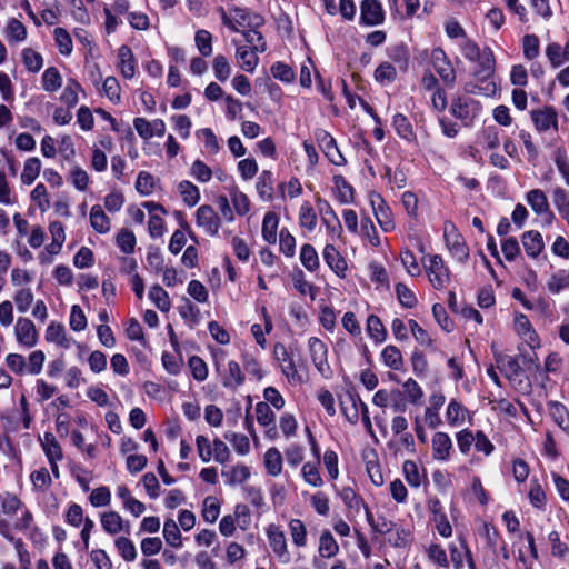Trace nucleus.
<instances>
[{
	"label": "nucleus",
	"mask_w": 569,
	"mask_h": 569,
	"mask_svg": "<svg viewBox=\"0 0 569 569\" xmlns=\"http://www.w3.org/2000/svg\"><path fill=\"white\" fill-rule=\"evenodd\" d=\"M555 163L566 184H569V159L565 149L558 148L556 150Z\"/></svg>",
	"instance_id": "nucleus-64"
},
{
	"label": "nucleus",
	"mask_w": 569,
	"mask_h": 569,
	"mask_svg": "<svg viewBox=\"0 0 569 569\" xmlns=\"http://www.w3.org/2000/svg\"><path fill=\"white\" fill-rule=\"evenodd\" d=\"M224 438L232 443L234 450L243 456L250 450V442L247 436L228 431L224 433Z\"/></svg>",
	"instance_id": "nucleus-59"
},
{
	"label": "nucleus",
	"mask_w": 569,
	"mask_h": 569,
	"mask_svg": "<svg viewBox=\"0 0 569 569\" xmlns=\"http://www.w3.org/2000/svg\"><path fill=\"white\" fill-rule=\"evenodd\" d=\"M117 244L123 253H132L136 246V236L128 229H122L117 236Z\"/></svg>",
	"instance_id": "nucleus-62"
},
{
	"label": "nucleus",
	"mask_w": 569,
	"mask_h": 569,
	"mask_svg": "<svg viewBox=\"0 0 569 569\" xmlns=\"http://www.w3.org/2000/svg\"><path fill=\"white\" fill-rule=\"evenodd\" d=\"M301 472H302L303 480L308 485H310L312 487H321L323 485V480L320 476L318 466L316 463L306 462L302 466Z\"/></svg>",
	"instance_id": "nucleus-57"
},
{
	"label": "nucleus",
	"mask_w": 569,
	"mask_h": 569,
	"mask_svg": "<svg viewBox=\"0 0 569 569\" xmlns=\"http://www.w3.org/2000/svg\"><path fill=\"white\" fill-rule=\"evenodd\" d=\"M381 358L385 365L393 370H399L402 367L403 359L399 348L395 346H387L381 352Z\"/></svg>",
	"instance_id": "nucleus-41"
},
{
	"label": "nucleus",
	"mask_w": 569,
	"mask_h": 569,
	"mask_svg": "<svg viewBox=\"0 0 569 569\" xmlns=\"http://www.w3.org/2000/svg\"><path fill=\"white\" fill-rule=\"evenodd\" d=\"M289 529L292 542L297 547H305L307 543V529L305 523L300 519H292L289 522Z\"/></svg>",
	"instance_id": "nucleus-48"
},
{
	"label": "nucleus",
	"mask_w": 569,
	"mask_h": 569,
	"mask_svg": "<svg viewBox=\"0 0 569 569\" xmlns=\"http://www.w3.org/2000/svg\"><path fill=\"white\" fill-rule=\"evenodd\" d=\"M432 287L437 290L445 288L449 282L450 272L439 254H426L421 259Z\"/></svg>",
	"instance_id": "nucleus-1"
},
{
	"label": "nucleus",
	"mask_w": 569,
	"mask_h": 569,
	"mask_svg": "<svg viewBox=\"0 0 569 569\" xmlns=\"http://www.w3.org/2000/svg\"><path fill=\"white\" fill-rule=\"evenodd\" d=\"M273 356L280 363L281 371L287 377V379L289 381L296 380L298 377V371L293 361L292 348L287 349L283 343L278 342L273 347Z\"/></svg>",
	"instance_id": "nucleus-10"
},
{
	"label": "nucleus",
	"mask_w": 569,
	"mask_h": 569,
	"mask_svg": "<svg viewBox=\"0 0 569 569\" xmlns=\"http://www.w3.org/2000/svg\"><path fill=\"white\" fill-rule=\"evenodd\" d=\"M311 360L320 373H325L329 369L327 361V346L317 337H312L308 341Z\"/></svg>",
	"instance_id": "nucleus-13"
},
{
	"label": "nucleus",
	"mask_w": 569,
	"mask_h": 569,
	"mask_svg": "<svg viewBox=\"0 0 569 569\" xmlns=\"http://www.w3.org/2000/svg\"><path fill=\"white\" fill-rule=\"evenodd\" d=\"M300 261L302 266L310 272H313L319 268V257L313 246L305 243L301 247Z\"/></svg>",
	"instance_id": "nucleus-37"
},
{
	"label": "nucleus",
	"mask_w": 569,
	"mask_h": 569,
	"mask_svg": "<svg viewBox=\"0 0 569 569\" xmlns=\"http://www.w3.org/2000/svg\"><path fill=\"white\" fill-rule=\"evenodd\" d=\"M467 410L461 403L456 400H451L447 408V420L450 425H458L465 421Z\"/></svg>",
	"instance_id": "nucleus-60"
},
{
	"label": "nucleus",
	"mask_w": 569,
	"mask_h": 569,
	"mask_svg": "<svg viewBox=\"0 0 569 569\" xmlns=\"http://www.w3.org/2000/svg\"><path fill=\"white\" fill-rule=\"evenodd\" d=\"M367 332L376 342H383L387 338V331L380 318L370 315L367 319Z\"/></svg>",
	"instance_id": "nucleus-35"
},
{
	"label": "nucleus",
	"mask_w": 569,
	"mask_h": 569,
	"mask_svg": "<svg viewBox=\"0 0 569 569\" xmlns=\"http://www.w3.org/2000/svg\"><path fill=\"white\" fill-rule=\"evenodd\" d=\"M256 416H257V421L259 425H261L263 427H269V426L273 425L271 430L276 431V428H274L276 416L267 402H258L257 403Z\"/></svg>",
	"instance_id": "nucleus-50"
},
{
	"label": "nucleus",
	"mask_w": 569,
	"mask_h": 569,
	"mask_svg": "<svg viewBox=\"0 0 569 569\" xmlns=\"http://www.w3.org/2000/svg\"><path fill=\"white\" fill-rule=\"evenodd\" d=\"M101 525L104 531L110 535H117L120 531L129 533L130 531L129 523L124 526L122 517L116 511L104 512L101 516Z\"/></svg>",
	"instance_id": "nucleus-21"
},
{
	"label": "nucleus",
	"mask_w": 569,
	"mask_h": 569,
	"mask_svg": "<svg viewBox=\"0 0 569 569\" xmlns=\"http://www.w3.org/2000/svg\"><path fill=\"white\" fill-rule=\"evenodd\" d=\"M530 116L537 131L545 132L550 129L558 131V113L555 108L546 106L531 110Z\"/></svg>",
	"instance_id": "nucleus-7"
},
{
	"label": "nucleus",
	"mask_w": 569,
	"mask_h": 569,
	"mask_svg": "<svg viewBox=\"0 0 569 569\" xmlns=\"http://www.w3.org/2000/svg\"><path fill=\"white\" fill-rule=\"evenodd\" d=\"M22 60H23L26 68L30 72H38L41 70V68L43 66L42 56L31 48L23 49Z\"/></svg>",
	"instance_id": "nucleus-49"
},
{
	"label": "nucleus",
	"mask_w": 569,
	"mask_h": 569,
	"mask_svg": "<svg viewBox=\"0 0 569 569\" xmlns=\"http://www.w3.org/2000/svg\"><path fill=\"white\" fill-rule=\"evenodd\" d=\"M231 202L236 212L239 216H244L250 210V201L249 198L237 188H232L230 191Z\"/></svg>",
	"instance_id": "nucleus-56"
},
{
	"label": "nucleus",
	"mask_w": 569,
	"mask_h": 569,
	"mask_svg": "<svg viewBox=\"0 0 569 569\" xmlns=\"http://www.w3.org/2000/svg\"><path fill=\"white\" fill-rule=\"evenodd\" d=\"M339 496L346 507L350 510H355L356 512H359L360 508L365 506L362 498L358 496L351 487H343L339 491Z\"/></svg>",
	"instance_id": "nucleus-45"
},
{
	"label": "nucleus",
	"mask_w": 569,
	"mask_h": 569,
	"mask_svg": "<svg viewBox=\"0 0 569 569\" xmlns=\"http://www.w3.org/2000/svg\"><path fill=\"white\" fill-rule=\"evenodd\" d=\"M42 88L47 92H54L62 86V77L56 67H49L42 73Z\"/></svg>",
	"instance_id": "nucleus-30"
},
{
	"label": "nucleus",
	"mask_w": 569,
	"mask_h": 569,
	"mask_svg": "<svg viewBox=\"0 0 569 569\" xmlns=\"http://www.w3.org/2000/svg\"><path fill=\"white\" fill-rule=\"evenodd\" d=\"M41 170V161L37 157L27 159L21 173V181L24 184H31L38 178Z\"/></svg>",
	"instance_id": "nucleus-38"
},
{
	"label": "nucleus",
	"mask_w": 569,
	"mask_h": 569,
	"mask_svg": "<svg viewBox=\"0 0 569 569\" xmlns=\"http://www.w3.org/2000/svg\"><path fill=\"white\" fill-rule=\"evenodd\" d=\"M194 42L201 56L209 57L212 54V36L208 30H198L194 36Z\"/></svg>",
	"instance_id": "nucleus-46"
},
{
	"label": "nucleus",
	"mask_w": 569,
	"mask_h": 569,
	"mask_svg": "<svg viewBox=\"0 0 569 569\" xmlns=\"http://www.w3.org/2000/svg\"><path fill=\"white\" fill-rule=\"evenodd\" d=\"M258 51L252 49H247L246 47H238L236 57L240 63V67L248 71L253 72L256 67L258 66L259 58L257 56Z\"/></svg>",
	"instance_id": "nucleus-29"
},
{
	"label": "nucleus",
	"mask_w": 569,
	"mask_h": 569,
	"mask_svg": "<svg viewBox=\"0 0 569 569\" xmlns=\"http://www.w3.org/2000/svg\"><path fill=\"white\" fill-rule=\"evenodd\" d=\"M80 90L81 86L74 79H70L60 96L61 102L69 109L76 107L79 101L78 93Z\"/></svg>",
	"instance_id": "nucleus-39"
},
{
	"label": "nucleus",
	"mask_w": 569,
	"mask_h": 569,
	"mask_svg": "<svg viewBox=\"0 0 569 569\" xmlns=\"http://www.w3.org/2000/svg\"><path fill=\"white\" fill-rule=\"evenodd\" d=\"M567 287H569V269L557 272L548 281V289L552 293H559Z\"/></svg>",
	"instance_id": "nucleus-63"
},
{
	"label": "nucleus",
	"mask_w": 569,
	"mask_h": 569,
	"mask_svg": "<svg viewBox=\"0 0 569 569\" xmlns=\"http://www.w3.org/2000/svg\"><path fill=\"white\" fill-rule=\"evenodd\" d=\"M432 458L437 461H448L453 449L452 440L448 433L438 431L432 436Z\"/></svg>",
	"instance_id": "nucleus-12"
},
{
	"label": "nucleus",
	"mask_w": 569,
	"mask_h": 569,
	"mask_svg": "<svg viewBox=\"0 0 569 569\" xmlns=\"http://www.w3.org/2000/svg\"><path fill=\"white\" fill-rule=\"evenodd\" d=\"M299 224L308 231H313L317 226V214L310 203L305 202L299 211Z\"/></svg>",
	"instance_id": "nucleus-43"
},
{
	"label": "nucleus",
	"mask_w": 569,
	"mask_h": 569,
	"mask_svg": "<svg viewBox=\"0 0 569 569\" xmlns=\"http://www.w3.org/2000/svg\"><path fill=\"white\" fill-rule=\"evenodd\" d=\"M53 33L60 53L69 56L72 52V39L69 32L64 28L58 27Z\"/></svg>",
	"instance_id": "nucleus-52"
},
{
	"label": "nucleus",
	"mask_w": 569,
	"mask_h": 569,
	"mask_svg": "<svg viewBox=\"0 0 569 569\" xmlns=\"http://www.w3.org/2000/svg\"><path fill=\"white\" fill-rule=\"evenodd\" d=\"M267 537L272 551L278 556L280 561L288 563L290 561V553L283 531L280 530L278 526L270 525L267 528Z\"/></svg>",
	"instance_id": "nucleus-9"
},
{
	"label": "nucleus",
	"mask_w": 569,
	"mask_h": 569,
	"mask_svg": "<svg viewBox=\"0 0 569 569\" xmlns=\"http://www.w3.org/2000/svg\"><path fill=\"white\" fill-rule=\"evenodd\" d=\"M212 68H213L214 77L219 81L224 82L229 79V77L231 74V66L224 56H222V54L216 56V58L213 59Z\"/></svg>",
	"instance_id": "nucleus-55"
},
{
	"label": "nucleus",
	"mask_w": 569,
	"mask_h": 569,
	"mask_svg": "<svg viewBox=\"0 0 569 569\" xmlns=\"http://www.w3.org/2000/svg\"><path fill=\"white\" fill-rule=\"evenodd\" d=\"M396 293L402 307L408 309L416 307L418 302L417 297L405 283L399 282L396 284Z\"/></svg>",
	"instance_id": "nucleus-54"
},
{
	"label": "nucleus",
	"mask_w": 569,
	"mask_h": 569,
	"mask_svg": "<svg viewBox=\"0 0 569 569\" xmlns=\"http://www.w3.org/2000/svg\"><path fill=\"white\" fill-rule=\"evenodd\" d=\"M46 340L48 342H54L64 349L71 346V340L67 338L63 325L57 322H51L47 327Z\"/></svg>",
	"instance_id": "nucleus-24"
},
{
	"label": "nucleus",
	"mask_w": 569,
	"mask_h": 569,
	"mask_svg": "<svg viewBox=\"0 0 569 569\" xmlns=\"http://www.w3.org/2000/svg\"><path fill=\"white\" fill-rule=\"evenodd\" d=\"M264 466L270 476L277 477L282 470V456L277 448H270L264 453Z\"/></svg>",
	"instance_id": "nucleus-31"
},
{
	"label": "nucleus",
	"mask_w": 569,
	"mask_h": 569,
	"mask_svg": "<svg viewBox=\"0 0 569 569\" xmlns=\"http://www.w3.org/2000/svg\"><path fill=\"white\" fill-rule=\"evenodd\" d=\"M242 34L246 41L250 44V49L259 52H264L267 50V44L263 40L261 32L256 29L243 30Z\"/></svg>",
	"instance_id": "nucleus-61"
},
{
	"label": "nucleus",
	"mask_w": 569,
	"mask_h": 569,
	"mask_svg": "<svg viewBox=\"0 0 569 569\" xmlns=\"http://www.w3.org/2000/svg\"><path fill=\"white\" fill-rule=\"evenodd\" d=\"M392 126L400 138L407 141L416 140V133L412 126L405 114L396 113L393 116Z\"/></svg>",
	"instance_id": "nucleus-28"
},
{
	"label": "nucleus",
	"mask_w": 569,
	"mask_h": 569,
	"mask_svg": "<svg viewBox=\"0 0 569 569\" xmlns=\"http://www.w3.org/2000/svg\"><path fill=\"white\" fill-rule=\"evenodd\" d=\"M549 410L555 422L569 436V412L559 402H550Z\"/></svg>",
	"instance_id": "nucleus-33"
},
{
	"label": "nucleus",
	"mask_w": 569,
	"mask_h": 569,
	"mask_svg": "<svg viewBox=\"0 0 569 569\" xmlns=\"http://www.w3.org/2000/svg\"><path fill=\"white\" fill-rule=\"evenodd\" d=\"M149 298L156 305V307L161 311H168L170 309V299L168 292L160 287L159 284H154L149 290Z\"/></svg>",
	"instance_id": "nucleus-44"
},
{
	"label": "nucleus",
	"mask_w": 569,
	"mask_h": 569,
	"mask_svg": "<svg viewBox=\"0 0 569 569\" xmlns=\"http://www.w3.org/2000/svg\"><path fill=\"white\" fill-rule=\"evenodd\" d=\"M322 149H323L326 157L335 166H342L346 163V159L342 156V153L339 151L335 139L328 133H325V136L322 138Z\"/></svg>",
	"instance_id": "nucleus-27"
},
{
	"label": "nucleus",
	"mask_w": 569,
	"mask_h": 569,
	"mask_svg": "<svg viewBox=\"0 0 569 569\" xmlns=\"http://www.w3.org/2000/svg\"><path fill=\"white\" fill-rule=\"evenodd\" d=\"M163 537L168 545L179 548L182 545L181 533L173 519H167L163 525Z\"/></svg>",
	"instance_id": "nucleus-40"
},
{
	"label": "nucleus",
	"mask_w": 569,
	"mask_h": 569,
	"mask_svg": "<svg viewBox=\"0 0 569 569\" xmlns=\"http://www.w3.org/2000/svg\"><path fill=\"white\" fill-rule=\"evenodd\" d=\"M360 11V22L366 26H377L383 22L385 13L377 0H363Z\"/></svg>",
	"instance_id": "nucleus-11"
},
{
	"label": "nucleus",
	"mask_w": 569,
	"mask_h": 569,
	"mask_svg": "<svg viewBox=\"0 0 569 569\" xmlns=\"http://www.w3.org/2000/svg\"><path fill=\"white\" fill-rule=\"evenodd\" d=\"M358 402L361 398L356 392H348L345 400H341V410L347 420L351 423H357L359 418Z\"/></svg>",
	"instance_id": "nucleus-23"
},
{
	"label": "nucleus",
	"mask_w": 569,
	"mask_h": 569,
	"mask_svg": "<svg viewBox=\"0 0 569 569\" xmlns=\"http://www.w3.org/2000/svg\"><path fill=\"white\" fill-rule=\"evenodd\" d=\"M370 203L375 213V217L385 232L392 231L395 229V221L390 208L387 206L383 198L377 193H370Z\"/></svg>",
	"instance_id": "nucleus-5"
},
{
	"label": "nucleus",
	"mask_w": 569,
	"mask_h": 569,
	"mask_svg": "<svg viewBox=\"0 0 569 569\" xmlns=\"http://www.w3.org/2000/svg\"><path fill=\"white\" fill-rule=\"evenodd\" d=\"M475 62H477V68L473 71V74L481 82L491 81L490 78L495 72V57L492 51L489 48L482 50V54Z\"/></svg>",
	"instance_id": "nucleus-14"
},
{
	"label": "nucleus",
	"mask_w": 569,
	"mask_h": 569,
	"mask_svg": "<svg viewBox=\"0 0 569 569\" xmlns=\"http://www.w3.org/2000/svg\"><path fill=\"white\" fill-rule=\"evenodd\" d=\"M328 267L340 278H345L347 262L333 244H327L322 252Z\"/></svg>",
	"instance_id": "nucleus-16"
},
{
	"label": "nucleus",
	"mask_w": 569,
	"mask_h": 569,
	"mask_svg": "<svg viewBox=\"0 0 569 569\" xmlns=\"http://www.w3.org/2000/svg\"><path fill=\"white\" fill-rule=\"evenodd\" d=\"M196 221L198 227L202 228L209 236L218 234L220 218L211 206H200L196 212Z\"/></svg>",
	"instance_id": "nucleus-8"
},
{
	"label": "nucleus",
	"mask_w": 569,
	"mask_h": 569,
	"mask_svg": "<svg viewBox=\"0 0 569 569\" xmlns=\"http://www.w3.org/2000/svg\"><path fill=\"white\" fill-rule=\"evenodd\" d=\"M318 209L329 233L340 236L341 223L328 201L319 200Z\"/></svg>",
	"instance_id": "nucleus-17"
},
{
	"label": "nucleus",
	"mask_w": 569,
	"mask_h": 569,
	"mask_svg": "<svg viewBox=\"0 0 569 569\" xmlns=\"http://www.w3.org/2000/svg\"><path fill=\"white\" fill-rule=\"evenodd\" d=\"M114 545L126 561H133L137 558V549L129 538L119 537L116 539Z\"/></svg>",
	"instance_id": "nucleus-58"
},
{
	"label": "nucleus",
	"mask_w": 569,
	"mask_h": 569,
	"mask_svg": "<svg viewBox=\"0 0 569 569\" xmlns=\"http://www.w3.org/2000/svg\"><path fill=\"white\" fill-rule=\"evenodd\" d=\"M119 69L126 79H132L136 73V59L132 50L127 44L118 49Z\"/></svg>",
	"instance_id": "nucleus-19"
},
{
	"label": "nucleus",
	"mask_w": 569,
	"mask_h": 569,
	"mask_svg": "<svg viewBox=\"0 0 569 569\" xmlns=\"http://www.w3.org/2000/svg\"><path fill=\"white\" fill-rule=\"evenodd\" d=\"M445 240L450 253L459 261L466 262L469 257V249L462 236L451 222L445 223Z\"/></svg>",
	"instance_id": "nucleus-3"
},
{
	"label": "nucleus",
	"mask_w": 569,
	"mask_h": 569,
	"mask_svg": "<svg viewBox=\"0 0 569 569\" xmlns=\"http://www.w3.org/2000/svg\"><path fill=\"white\" fill-rule=\"evenodd\" d=\"M0 533L8 540H12L10 535L11 526L4 516L14 515L22 506V501L13 493L4 492L0 495Z\"/></svg>",
	"instance_id": "nucleus-2"
},
{
	"label": "nucleus",
	"mask_w": 569,
	"mask_h": 569,
	"mask_svg": "<svg viewBox=\"0 0 569 569\" xmlns=\"http://www.w3.org/2000/svg\"><path fill=\"white\" fill-rule=\"evenodd\" d=\"M521 242L526 253L536 259L545 248V242L540 232L530 230L526 231L521 237Z\"/></svg>",
	"instance_id": "nucleus-18"
},
{
	"label": "nucleus",
	"mask_w": 569,
	"mask_h": 569,
	"mask_svg": "<svg viewBox=\"0 0 569 569\" xmlns=\"http://www.w3.org/2000/svg\"><path fill=\"white\" fill-rule=\"evenodd\" d=\"M16 336L19 343L33 347L38 340L34 323L28 318H19L16 323Z\"/></svg>",
	"instance_id": "nucleus-15"
},
{
	"label": "nucleus",
	"mask_w": 569,
	"mask_h": 569,
	"mask_svg": "<svg viewBox=\"0 0 569 569\" xmlns=\"http://www.w3.org/2000/svg\"><path fill=\"white\" fill-rule=\"evenodd\" d=\"M496 361L500 371L510 381L515 380L522 372L518 360L513 357L499 355Z\"/></svg>",
	"instance_id": "nucleus-22"
},
{
	"label": "nucleus",
	"mask_w": 569,
	"mask_h": 569,
	"mask_svg": "<svg viewBox=\"0 0 569 569\" xmlns=\"http://www.w3.org/2000/svg\"><path fill=\"white\" fill-rule=\"evenodd\" d=\"M257 191L263 199H270L273 192V174L271 171H262L257 182Z\"/></svg>",
	"instance_id": "nucleus-51"
},
{
	"label": "nucleus",
	"mask_w": 569,
	"mask_h": 569,
	"mask_svg": "<svg viewBox=\"0 0 569 569\" xmlns=\"http://www.w3.org/2000/svg\"><path fill=\"white\" fill-rule=\"evenodd\" d=\"M526 200L537 214H549L552 218V211L549 208L546 193L540 189H532L526 194Z\"/></svg>",
	"instance_id": "nucleus-20"
},
{
	"label": "nucleus",
	"mask_w": 569,
	"mask_h": 569,
	"mask_svg": "<svg viewBox=\"0 0 569 569\" xmlns=\"http://www.w3.org/2000/svg\"><path fill=\"white\" fill-rule=\"evenodd\" d=\"M523 57L527 60H533L539 56L540 42L536 34H526L522 38Z\"/></svg>",
	"instance_id": "nucleus-53"
},
{
	"label": "nucleus",
	"mask_w": 569,
	"mask_h": 569,
	"mask_svg": "<svg viewBox=\"0 0 569 569\" xmlns=\"http://www.w3.org/2000/svg\"><path fill=\"white\" fill-rule=\"evenodd\" d=\"M183 202L188 207H194L200 200V191L197 186L190 181H181L178 186Z\"/></svg>",
	"instance_id": "nucleus-34"
},
{
	"label": "nucleus",
	"mask_w": 569,
	"mask_h": 569,
	"mask_svg": "<svg viewBox=\"0 0 569 569\" xmlns=\"http://www.w3.org/2000/svg\"><path fill=\"white\" fill-rule=\"evenodd\" d=\"M339 551V546L330 531L326 530L319 539V553L323 558H331Z\"/></svg>",
	"instance_id": "nucleus-36"
},
{
	"label": "nucleus",
	"mask_w": 569,
	"mask_h": 569,
	"mask_svg": "<svg viewBox=\"0 0 569 569\" xmlns=\"http://www.w3.org/2000/svg\"><path fill=\"white\" fill-rule=\"evenodd\" d=\"M244 381V375L237 361H229L228 363V377L223 381L226 388L236 389L241 386Z\"/></svg>",
	"instance_id": "nucleus-42"
},
{
	"label": "nucleus",
	"mask_w": 569,
	"mask_h": 569,
	"mask_svg": "<svg viewBox=\"0 0 569 569\" xmlns=\"http://www.w3.org/2000/svg\"><path fill=\"white\" fill-rule=\"evenodd\" d=\"M278 217L274 212H267L262 221V237L268 243H274L277 240Z\"/></svg>",
	"instance_id": "nucleus-32"
},
{
	"label": "nucleus",
	"mask_w": 569,
	"mask_h": 569,
	"mask_svg": "<svg viewBox=\"0 0 569 569\" xmlns=\"http://www.w3.org/2000/svg\"><path fill=\"white\" fill-rule=\"evenodd\" d=\"M431 61L435 70L442 81L447 86L452 87L456 81V71L445 51L440 48L433 49L431 53Z\"/></svg>",
	"instance_id": "nucleus-6"
},
{
	"label": "nucleus",
	"mask_w": 569,
	"mask_h": 569,
	"mask_svg": "<svg viewBox=\"0 0 569 569\" xmlns=\"http://www.w3.org/2000/svg\"><path fill=\"white\" fill-rule=\"evenodd\" d=\"M480 109L481 106L477 100L459 97L452 101L450 111L456 118L462 120L465 124H470L479 114Z\"/></svg>",
	"instance_id": "nucleus-4"
},
{
	"label": "nucleus",
	"mask_w": 569,
	"mask_h": 569,
	"mask_svg": "<svg viewBox=\"0 0 569 569\" xmlns=\"http://www.w3.org/2000/svg\"><path fill=\"white\" fill-rule=\"evenodd\" d=\"M42 449L48 461H60L63 457L61 446L51 432H46L41 440Z\"/></svg>",
	"instance_id": "nucleus-26"
},
{
	"label": "nucleus",
	"mask_w": 569,
	"mask_h": 569,
	"mask_svg": "<svg viewBox=\"0 0 569 569\" xmlns=\"http://www.w3.org/2000/svg\"><path fill=\"white\" fill-rule=\"evenodd\" d=\"M335 187L338 192V199L341 203H350L353 201V188L346 181L342 176L333 177Z\"/></svg>",
	"instance_id": "nucleus-47"
},
{
	"label": "nucleus",
	"mask_w": 569,
	"mask_h": 569,
	"mask_svg": "<svg viewBox=\"0 0 569 569\" xmlns=\"http://www.w3.org/2000/svg\"><path fill=\"white\" fill-rule=\"evenodd\" d=\"M90 223L99 233L110 231L111 221L99 204H94L90 210Z\"/></svg>",
	"instance_id": "nucleus-25"
}]
</instances>
